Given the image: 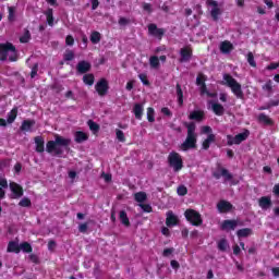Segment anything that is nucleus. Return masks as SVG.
I'll list each match as a JSON object with an SVG mask.
<instances>
[{
	"mask_svg": "<svg viewBox=\"0 0 279 279\" xmlns=\"http://www.w3.org/2000/svg\"><path fill=\"white\" fill-rule=\"evenodd\" d=\"M71 145V138H64L63 136L56 134L54 141H48L46 144L47 154H54V156H62L64 150L61 147H69Z\"/></svg>",
	"mask_w": 279,
	"mask_h": 279,
	"instance_id": "nucleus-1",
	"label": "nucleus"
},
{
	"mask_svg": "<svg viewBox=\"0 0 279 279\" xmlns=\"http://www.w3.org/2000/svg\"><path fill=\"white\" fill-rule=\"evenodd\" d=\"M187 129V135L185 141L181 144L182 151H189V149H195L197 147V133H195V122L185 123Z\"/></svg>",
	"mask_w": 279,
	"mask_h": 279,
	"instance_id": "nucleus-2",
	"label": "nucleus"
},
{
	"mask_svg": "<svg viewBox=\"0 0 279 279\" xmlns=\"http://www.w3.org/2000/svg\"><path fill=\"white\" fill-rule=\"evenodd\" d=\"M222 77H223V81L221 82L222 86H228L229 88H231V92L236 97V99L245 98V94H243V89L240 83L235 81V78L232 77V75H230L229 73H225Z\"/></svg>",
	"mask_w": 279,
	"mask_h": 279,
	"instance_id": "nucleus-3",
	"label": "nucleus"
},
{
	"mask_svg": "<svg viewBox=\"0 0 279 279\" xmlns=\"http://www.w3.org/2000/svg\"><path fill=\"white\" fill-rule=\"evenodd\" d=\"M168 163L169 167L173 169L174 173H178L184 169V161L182 160V156L179 153L171 151L168 155Z\"/></svg>",
	"mask_w": 279,
	"mask_h": 279,
	"instance_id": "nucleus-4",
	"label": "nucleus"
},
{
	"mask_svg": "<svg viewBox=\"0 0 279 279\" xmlns=\"http://www.w3.org/2000/svg\"><path fill=\"white\" fill-rule=\"evenodd\" d=\"M184 217L186 221L191 223V226H195L196 228H199V226L204 223V219H202V214H199V211L195 209H191V208L186 209L184 211Z\"/></svg>",
	"mask_w": 279,
	"mask_h": 279,
	"instance_id": "nucleus-5",
	"label": "nucleus"
},
{
	"mask_svg": "<svg viewBox=\"0 0 279 279\" xmlns=\"http://www.w3.org/2000/svg\"><path fill=\"white\" fill-rule=\"evenodd\" d=\"M248 137H250L248 130H246L243 133H240L235 136L227 135V145L229 147H232V145H241V143H243V141H247Z\"/></svg>",
	"mask_w": 279,
	"mask_h": 279,
	"instance_id": "nucleus-6",
	"label": "nucleus"
},
{
	"mask_svg": "<svg viewBox=\"0 0 279 279\" xmlns=\"http://www.w3.org/2000/svg\"><path fill=\"white\" fill-rule=\"evenodd\" d=\"M206 80H208L206 74L198 73L196 77V86H199L201 95H207V97H215V94L208 92V87L206 86Z\"/></svg>",
	"mask_w": 279,
	"mask_h": 279,
	"instance_id": "nucleus-7",
	"label": "nucleus"
},
{
	"mask_svg": "<svg viewBox=\"0 0 279 279\" xmlns=\"http://www.w3.org/2000/svg\"><path fill=\"white\" fill-rule=\"evenodd\" d=\"M213 175L216 180H220L221 178H225L227 182L232 181V178H233L232 173H230L228 169L221 167V163H217L216 171L213 172Z\"/></svg>",
	"mask_w": 279,
	"mask_h": 279,
	"instance_id": "nucleus-8",
	"label": "nucleus"
},
{
	"mask_svg": "<svg viewBox=\"0 0 279 279\" xmlns=\"http://www.w3.org/2000/svg\"><path fill=\"white\" fill-rule=\"evenodd\" d=\"M16 53V47L12 43L0 44V61L5 62L8 60V52Z\"/></svg>",
	"mask_w": 279,
	"mask_h": 279,
	"instance_id": "nucleus-9",
	"label": "nucleus"
},
{
	"mask_svg": "<svg viewBox=\"0 0 279 279\" xmlns=\"http://www.w3.org/2000/svg\"><path fill=\"white\" fill-rule=\"evenodd\" d=\"M109 89L110 86L108 85V80L106 78H100L95 85V90L99 95V97H106Z\"/></svg>",
	"mask_w": 279,
	"mask_h": 279,
	"instance_id": "nucleus-10",
	"label": "nucleus"
},
{
	"mask_svg": "<svg viewBox=\"0 0 279 279\" xmlns=\"http://www.w3.org/2000/svg\"><path fill=\"white\" fill-rule=\"evenodd\" d=\"M10 190L12 192L11 194V199H21V197H23V186H21L19 183L16 182H11L9 184Z\"/></svg>",
	"mask_w": 279,
	"mask_h": 279,
	"instance_id": "nucleus-11",
	"label": "nucleus"
},
{
	"mask_svg": "<svg viewBox=\"0 0 279 279\" xmlns=\"http://www.w3.org/2000/svg\"><path fill=\"white\" fill-rule=\"evenodd\" d=\"M180 59L179 62H191V58H193V48L191 46H185L180 49Z\"/></svg>",
	"mask_w": 279,
	"mask_h": 279,
	"instance_id": "nucleus-12",
	"label": "nucleus"
},
{
	"mask_svg": "<svg viewBox=\"0 0 279 279\" xmlns=\"http://www.w3.org/2000/svg\"><path fill=\"white\" fill-rule=\"evenodd\" d=\"M148 34L150 36H155V38H158L159 40H162V36H165V29L158 28V25H156V24H149L148 25Z\"/></svg>",
	"mask_w": 279,
	"mask_h": 279,
	"instance_id": "nucleus-13",
	"label": "nucleus"
},
{
	"mask_svg": "<svg viewBox=\"0 0 279 279\" xmlns=\"http://www.w3.org/2000/svg\"><path fill=\"white\" fill-rule=\"evenodd\" d=\"M93 68V65L90 64V62L88 61H80L76 64V71L77 73H80L81 75H84V73H88V71H90V69Z\"/></svg>",
	"mask_w": 279,
	"mask_h": 279,
	"instance_id": "nucleus-14",
	"label": "nucleus"
},
{
	"mask_svg": "<svg viewBox=\"0 0 279 279\" xmlns=\"http://www.w3.org/2000/svg\"><path fill=\"white\" fill-rule=\"evenodd\" d=\"M218 213L226 214L230 213L234 206L228 201H220L217 204Z\"/></svg>",
	"mask_w": 279,
	"mask_h": 279,
	"instance_id": "nucleus-15",
	"label": "nucleus"
},
{
	"mask_svg": "<svg viewBox=\"0 0 279 279\" xmlns=\"http://www.w3.org/2000/svg\"><path fill=\"white\" fill-rule=\"evenodd\" d=\"M236 226H239L238 220H223L220 226V230H226L227 232L230 230H236Z\"/></svg>",
	"mask_w": 279,
	"mask_h": 279,
	"instance_id": "nucleus-16",
	"label": "nucleus"
},
{
	"mask_svg": "<svg viewBox=\"0 0 279 279\" xmlns=\"http://www.w3.org/2000/svg\"><path fill=\"white\" fill-rule=\"evenodd\" d=\"M204 117H206V113L203 110H194L189 114L190 121H196L197 123H202Z\"/></svg>",
	"mask_w": 279,
	"mask_h": 279,
	"instance_id": "nucleus-17",
	"label": "nucleus"
},
{
	"mask_svg": "<svg viewBox=\"0 0 279 279\" xmlns=\"http://www.w3.org/2000/svg\"><path fill=\"white\" fill-rule=\"evenodd\" d=\"M166 226H168V228H171L172 226H178V216H175L173 211H168L166 218Z\"/></svg>",
	"mask_w": 279,
	"mask_h": 279,
	"instance_id": "nucleus-18",
	"label": "nucleus"
},
{
	"mask_svg": "<svg viewBox=\"0 0 279 279\" xmlns=\"http://www.w3.org/2000/svg\"><path fill=\"white\" fill-rule=\"evenodd\" d=\"M35 151H37V154H43L45 151V138H43V136L35 137Z\"/></svg>",
	"mask_w": 279,
	"mask_h": 279,
	"instance_id": "nucleus-19",
	"label": "nucleus"
},
{
	"mask_svg": "<svg viewBox=\"0 0 279 279\" xmlns=\"http://www.w3.org/2000/svg\"><path fill=\"white\" fill-rule=\"evenodd\" d=\"M36 125L35 120H24L22 122V125L20 126V130L22 132H32V128Z\"/></svg>",
	"mask_w": 279,
	"mask_h": 279,
	"instance_id": "nucleus-20",
	"label": "nucleus"
},
{
	"mask_svg": "<svg viewBox=\"0 0 279 279\" xmlns=\"http://www.w3.org/2000/svg\"><path fill=\"white\" fill-rule=\"evenodd\" d=\"M257 121L258 123H263L264 125H274V120L271 118H269V116L265 114V113H259L257 117Z\"/></svg>",
	"mask_w": 279,
	"mask_h": 279,
	"instance_id": "nucleus-21",
	"label": "nucleus"
},
{
	"mask_svg": "<svg viewBox=\"0 0 279 279\" xmlns=\"http://www.w3.org/2000/svg\"><path fill=\"white\" fill-rule=\"evenodd\" d=\"M215 141H216L215 134H209L207 138H205L204 142L202 143V149H204L205 151H208V149H210V144L215 143Z\"/></svg>",
	"mask_w": 279,
	"mask_h": 279,
	"instance_id": "nucleus-22",
	"label": "nucleus"
},
{
	"mask_svg": "<svg viewBox=\"0 0 279 279\" xmlns=\"http://www.w3.org/2000/svg\"><path fill=\"white\" fill-rule=\"evenodd\" d=\"M175 90H177L178 104L180 107H182L184 106V92L182 90V85H180V83L175 85Z\"/></svg>",
	"mask_w": 279,
	"mask_h": 279,
	"instance_id": "nucleus-23",
	"label": "nucleus"
},
{
	"mask_svg": "<svg viewBox=\"0 0 279 279\" xmlns=\"http://www.w3.org/2000/svg\"><path fill=\"white\" fill-rule=\"evenodd\" d=\"M144 108L143 105L141 104H135L133 107V114H135V119H137V121H141L143 119V112H144Z\"/></svg>",
	"mask_w": 279,
	"mask_h": 279,
	"instance_id": "nucleus-24",
	"label": "nucleus"
},
{
	"mask_svg": "<svg viewBox=\"0 0 279 279\" xmlns=\"http://www.w3.org/2000/svg\"><path fill=\"white\" fill-rule=\"evenodd\" d=\"M258 204L259 208H262L263 210H267V208H271V198L263 196L259 198Z\"/></svg>",
	"mask_w": 279,
	"mask_h": 279,
	"instance_id": "nucleus-25",
	"label": "nucleus"
},
{
	"mask_svg": "<svg viewBox=\"0 0 279 279\" xmlns=\"http://www.w3.org/2000/svg\"><path fill=\"white\" fill-rule=\"evenodd\" d=\"M74 141L75 143H84L88 141V134H86L84 131H76L74 134Z\"/></svg>",
	"mask_w": 279,
	"mask_h": 279,
	"instance_id": "nucleus-26",
	"label": "nucleus"
},
{
	"mask_svg": "<svg viewBox=\"0 0 279 279\" xmlns=\"http://www.w3.org/2000/svg\"><path fill=\"white\" fill-rule=\"evenodd\" d=\"M16 117H19V107H14L7 116V122L9 124L14 123L16 121Z\"/></svg>",
	"mask_w": 279,
	"mask_h": 279,
	"instance_id": "nucleus-27",
	"label": "nucleus"
},
{
	"mask_svg": "<svg viewBox=\"0 0 279 279\" xmlns=\"http://www.w3.org/2000/svg\"><path fill=\"white\" fill-rule=\"evenodd\" d=\"M211 110L217 117H223V113L226 112V109L222 107V105L218 102L213 104Z\"/></svg>",
	"mask_w": 279,
	"mask_h": 279,
	"instance_id": "nucleus-28",
	"label": "nucleus"
},
{
	"mask_svg": "<svg viewBox=\"0 0 279 279\" xmlns=\"http://www.w3.org/2000/svg\"><path fill=\"white\" fill-rule=\"evenodd\" d=\"M252 234H253V231L251 228H243L236 231L238 239H247V236Z\"/></svg>",
	"mask_w": 279,
	"mask_h": 279,
	"instance_id": "nucleus-29",
	"label": "nucleus"
},
{
	"mask_svg": "<svg viewBox=\"0 0 279 279\" xmlns=\"http://www.w3.org/2000/svg\"><path fill=\"white\" fill-rule=\"evenodd\" d=\"M232 49H234V46L232 45V43L225 40L220 44V51L221 53H230V51H232Z\"/></svg>",
	"mask_w": 279,
	"mask_h": 279,
	"instance_id": "nucleus-30",
	"label": "nucleus"
},
{
	"mask_svg": "<svg viewBox=\"0 0 279 279\" xmlns=\"http://www.w3.org/2000/svg\"><path fill=\"white\" fill-rule=\"evenodd\" d=\"M7 252H13L14 254H21V245L17 242L11 241L8 244Z\"/></svg>",
	"mask_w": 279,
	"mask_h": 279,
	"instance_id": "nucleus-31",
	"label": "nucleus"
},
{
	"mask_svg": "<svg viewBox=\"0 0 279 279\" xmlns=\"http://www.w3.org/2000/svg\"><path fill=\"white\" fill-rule=\"evenodd\" d=\"M119 219L122 226H125V228H130V218L128 217V213L125 210H121L119 213Z\"/></svg>",
	"mask_w": 279,
	"mask_h": 279,
	"instance_id": "nucleus-32",
	"label": "nucleus"
},
{
	"mask_svg": "<svg viewBox=\"0 0 279 279\" xmlns=\"http://www.w3.org/2000/svg\"><path fill=\"white\" fill-rule=\"evenodd\" d=\"M47 23L49 25V27H53V9L48 8L45 12H44Z\"/></svg>",
	"mask_w": 279,
	"mask_h": 279,
	"instance_id": "nucleus-33",
	"label": "nucleus"
},
{
	"mask_svg": "<svg viewBox=\"0 0 279 279\" xmlns=\"http://www.w3.org/2000/svg\"><path fill=\"white\" fill-rule=\"evenodd\" d=\"M89 40L93 45H99L101 43V33L97 31L92 32Z\"/></svg>",
	"mask_w": 279,
	"mask_h": 279,
	"instance_id": "nucleus-34",
	"label": "nucleus"
},
{
	"mask_svg": "<svg viewBox=\"0 0 279 279\" xmlns=\"http://www.w3.org/2000/svg\"><path fill=\"white\" fill-rule=\"evenodd\" d=\"M24 252V254H32V252H34V248L32 247V244H29L28 242H22L20 244V252Z\"/></svg>",
	"mask_w": 279,
	"mask_h": 279,
	"instance_id": "nucleus-35",
	"label": "nucleus"
},
{
	"mask_svg": "<svg viewBox=\"0 0 279 279\" xmlns=\"http://www.w3.org/2000/svg\"><path fill=\"white\" fill-rule=\"evenodd\" d=\"M63 60L64 62H71L75 60V52L71 49H66L65 52L63 53Z\"/></svg>",
	"mask_w": 279,
	"mask_h": 279,
	"instance_id": "nucleus-36",
	"label": "nucleus"
},
{
	"mask_svg": "<svg viewBox=\"0 0 279 279\" xmlns=\"http://www.w3.org/2000/svg\"><path fill=\"white\" fill-rule=\"evenodd\" d=\"M87 125H88L90 132H93V134H97L100 130L99 124L93 120H88Z\"/></svg>",
	"mask_w": 279,
	"mask_h": 279,
	"instance_id": "nucleus-37",
	"label": "nucleus"
},
{
	"mask_svg": "<svg viewBox=\"0 0 279 279\" xmlns=\"http://www.w3.org/2000/svg\"><path fill=\"white\" fill-rule=\"evenodd\" d=\"M229 247H230V245L228 244V240L226 238L220 239L218 241V250L220 252H226Z\"/></svg>",
	"mask_w": 279,
	"mask_h": 279,
	"instance_id": "nucleus-38",
	"label": "nucleus"
},
{
	"mask_svg": "<svg viewBox=\"0 0 279 279\" xmlns=\"http://www.w3.org/2000/svg\"><path fill=\"white\" fill-rule=\"evenodd\" d=\"M210 16L213 21H219V16H221V9L219 7L213 8L210 11Z\"/></svg>",
	"mask_w": 279,
	"mask_h": 279,
	"instance_id": "nucleus-39",
	"label": "nucleus"
},
{
	"mask_svg": "<svg viewBox=\"0 0 279 279\" xmlns=\"http://www.w3.org/2000/svg\"><path fill=\"white\" fill-rule=\"evenodd\" d=\"M135 202H138V204H143V202L147 201V193L145 192H137L134 195Z\"/></svg>",
	"mask_w": 279,
	"mask_h": 279,
	"instance_id": "nucleus-40",
	"label": "nucleus"
},
{
	"mask_svg": "<svg viewBox=\"0 0 279 279\" xmlns=\"http://www.w3.org/2000/svg\"><path fill=\"white\" fill-rule=\"evenodd\" d=\"M147 121L148 123H154V121H156V111L153 107L147 108Z\"/></svg>",
	"mask_w": 279,
	"mask_h": 279,
	"instance_id": "nucleus-41",
	"label": "nucleus"
},
{
	"mask_svg": "<svg viewBox=\"0 0 279 279\" xmlns=\"http://www.w3.org/2000/svg\"><path fill=\"white\" fill-rule=\"evenodd\" d=\"M83 82L87 86H93V84H95V75L94 74H85L83 76Z\"/></svg>",
	"mask_w": 279,
	"mask_h": 279,
	"instance_id": "nucleus-42",
	"label": "nucleus"
},
{
	"mask_svg": "<svg viewBox=\"0 0 279 279\" xmlns=\"http://www.w3.org/2000/svg\"><path fill=\"white\" fill-rule=\"evenodd\" d=\"M29 40H32V33H29L28 29H25L23 36L20 37V43L25 45V44L29 43Z\"/></svg>",
	"mask_w": 279,
	"mask_h": 279,
	"instance_id": "nucleus-43",
	"label": "nucleus"
},
{
	"mask_svg": "<svg viewBox=\"0 0 279 279\" xmlns=\"http://www.w3.org/2000/svg\"><path fill=\"white\" fill-rule=\"evenodd\" d=\"M149 64L151 69H158V66H160V59L156 56H151L149 58Z\"/></svg>",
	"mask_w": 279,
	"mask_h": 279,
	"instance_id": "nucleus-44",
	"label": "nucleus"
},
{
	"mask_svg": "<svg viewBox=\"0 0 279 279\" xmlns=\"http://www.w3.org/2000/svg\"><path fill=\"white\" fill-rule=\"evenodd\" d=\"M263 90H266V93H274V82L271 80H268L265 85L262 86Z\"/></svg>",
	"mask_w": 279,
	"mask_h": 279,
	"instance_id": "nucleus-45",
	"label": "nucleus"
},
{
	"mask_svg": "<svg viewBox=\"0 0 279 279\" xmlns=\"http://www.w3.org/2000/svg\"><path fill=\"white\" fill-rule=\"evenodd\" d=\"M138 80H141V82L144 86H151V83L149 82V78L147 77V75L145 73L138 74Z\"/></svg>",
	"mask_w": 279,
	"mask_h": 279,
	"instance_id": "nucleus-46",
	"label": "nucleus"
},
{
	"mask_svg": "<svg viewBox=\"0 0 279 279\" xmlns=\"http://www.w3.org/2000/svg\"><path fill=\"white\" fill-rule=\"evenodd\" d=\"M19 206H21L22 208H29V206H32V199H29L28 197H24L20 201Z\"/></svg>",
	"mask_w": 279,
	"mask_h": 279,
	"instance_id": "nucleus-47",
	"label": "nucleus"
},
{
	"mask_svg": "<svg viewBox=\"0 0 279 279\" xmlns=\"http://www.w3.org/2000/svg\"><path fill=\"white\" fill-rule=\"evenodd\" d=\"M177 193H178V195H180V197H184V195H186L189 193V189H186L185 185H180L177 189Z\"/></svg>",
	"mask_w": 279,
	"mask_h": 279,
	"instance_id": "nucleus-48",
	"label": "nucleus"
},
{
	"mask_svg": "<svg viewBox=\"0 0 279 279\" xmlns=\"http://www.w3.org/2000/svg\"><path fill=\"white\" fill-rule=\"evenodd\" d=\"M247 62H248L250 66H253V69H256V61L254 60L253 52L247 53Z\"/></svg>",
	"mask_w": 279,
	"mask_h": 279,
	"instance_id": "nucleus-49",
	"label": "nucleus"
},
{
	"mask_svg": "<svg viewBox=\"0 0 279 279\" xmlns=\"http://www.w3.org/2000/svg\"><path fill=\"white\" fill-rule=\"evenodd\" d=\"M51 89L54 90V93L60 94L62 90H64V86H62L60 83H54L51 85Z\"/></svg>",
	"mask_w": 279,
	"mask_h": 279,
	"instance_id": "nucleus-50",
	"label": "nucleus"
},
{
	"mask_svg": "<svg viewBox=\"0 0 279 279\" xmlns=\"http://www.w3.org/2000/svg\"><path fill=\"white\" fill-rule=\"evenodd\" d=\"M116 136H117L118 141H120V143H125V134L123 133V131L117 129Z\"/></svg>",
	"mask_w": 279,
	"mask_h": 279,
	"instance_id": "nucleus-51",
	"label": "nucleus"
},
{
	"mask_svg": "<svg viewBox=\"0 0 279 279\" xmlns=\"http://www.w3.org/2000/svg\"><path fill=\"white\" fill-rule=\"evenodd\" d=\"M78 232L86 234L88 232V222L81 223L78 226Z\"/></svg>",
	"mask_w": 279,
	"mask_h": 279,
	"instance_id": "nucleus-52",
	"label": "nucleus"
},
{
	"mask_svg": "<svg viewBox=\"0 0 279 279\" xmlns=\"http://www.w3.org/2000/svg\"><path fill=\"white\" fill-rule=\"evenodd\" d=\"M65 45L68 47H73V45H75V38H73L72 35H68L65 37Z\"/></svg>",
	"mask_w": 279,
	"mask_h": 279,
	"instance_id": "nucleus-53",
	"label": "nucleus"
},
{
	"mask_svg": "<svg viewBox=\"0 0 279 279\" xmlns=\"http://www.w3.org/2000/svg\"><path fill=\"white\" fill-rule=\"evenodd\" d=\"M28 258L32 263H34V265H40V258H38V255L31 254Z\"/></svg>",
	"mask_w": 279,
	"mask_h": 279,
	"instance_id": "nucleus-54",
	"label": "nucleus"
},
{
	"mask_svg": "<svg viewBox=\"0 0 279 279\" xmlns=\"http://www.w3.org/2000/svg\"><path fill=\"white\" fill-rule=\"evenodd\" d=\"M276 69H279V62H271L266 66V71H276Z\"/></svg>",
	"mask_w": 279,
	"mask_h": 279,
	"instance_id": "nucleus-55",
	"label": "nucleus"
},
{
	"mask_svg": "<svg viewBox=\"0 0 279 279\" xmlns=\"http://www.w3.org/2000/svg\"><path fill=\"white\" fill-rule=\"evenodd\" d=\"M8 10H9V16H8V19H9L10 22H12V21H14V16H15L14 7H9Z\"/></svg>",
	"mask_w": 279,
	"mask_h": 279,
	"instance_id": "nucleus-56",
	"label": "nucleus"
},
{
	"mask_svg": "<svg viewBox=\"0 0 279 279\" xmlns=\"http://www.w3.org/2000/svg\"><path fill=\"white\" fill-rule=\"evenodd\" d=\"M142 210H144V213H153L154 208H151V205L149 204H141L140 205Z\"/></svg>",
	"mask_w": 279,
	"mask_h": 279,
	"instance_id": "nucleus-57",
	"label": "nucleus"
},
{
	"mask_svg": "<svg viewBox=\"0 0 279 279\" xmlns=\"http://www.w3.org/2000/svg\"><path fill=\"white\" fill-rule=\"evenodd\" d=\"M36 75H38V63H35L32 68L31 71V77L32 80H34V77H36Z\"/></svg>",
	"mask_w": 279,
	"mask_h": 279,
	"instance_id": "nucleus-58",
	"label": "nucleus"
},
{
	"mask_svg": "<svg viewBox=\"0 0 279 279\" xmlns=\"http://www.w3.org/2000/svg\"><path fill=\"white\" fill-rule=\"evenodd\" d=\"M173 252H174V248H173V247L165 248L163 252H162V256H163L165 258H167V257L171 256V254H173Z\"/></svg>",
	"mask_w": 279,
	"mask_h": 279,
	"instance_id": "nucleus-59",
	"label": "nucleus"
},
{
	"mask_svg": "<svg viewBox=\"0 0 279 279\" xmlns=\"http://www.w3.org/2000/svg\"><path fill=\"white\" fill-rule=\"evenodd\" d=\"M161 112L165 114V117H173V112H171V109H169V107L161 108Z\"/></svg>",
	"mask_w": 279,
	"mask_h": 279,
	"instance_id": "nucleus-60",
	"label": "nucleus"
},
{
	"mask_svg": "<svg viewBox=\"0 0 279 279\" xmlns=\"http://www.w3.org/2000/svg\"><path fill=\"white\" fill-rule=\"evenodd\" d=\"M202 134H213V128H210L209 125H205L202 128Z\"/></svg>",
	"mask_w": 279,
	"mask_h": 279,
	"instance_id": "nucleus-61",
	"label": "nucleus"
},
{
	"mask_svg": "<svg viewBox=\"0 0 279 279\" xmlns=\"http://www.w3.org/2000/svg\"><path fill=\"white\" fill-rule=\"evenodd\" d=\"M119 25L121 26H125V25H130V20L126 17H120L118 21Z\"/></svg>",
	"mask_w": 279,
	"mask_h": 279,
	"instance_id": "nucleus-62",
	"label": "nucleus"
},
{
	"mask_svg": "<svg viewBox=\"0 0 279 279\" xmlns=\"http://www.w3.org/2000/svg\"><path fill=\"white\" fill-rule=\"evenodd\" d=\"M170 265H171L172 269H180V263L175 259H172L170 262Z\"/></svg>",
	"mask_w": 279,
	"mask_h": 279,
	"instance_id": "nucleus-63",
	"label": "nucleus"
},
{
	"mask_svg": "<svg viewBox=\"0 0 279 279\" xmlns=\"http://www.w3.org/2000/svg\"><path fill=\"white\" fill-rule=\"evenodd\" d=\"M272 276L279 278V267L271 268Z\"/></svg>",
	"mask_w": 279,
	"mask_h": 279,
	"instance_id": "nucleus-64",
	"label": "nucleus"
}]
</instances>
